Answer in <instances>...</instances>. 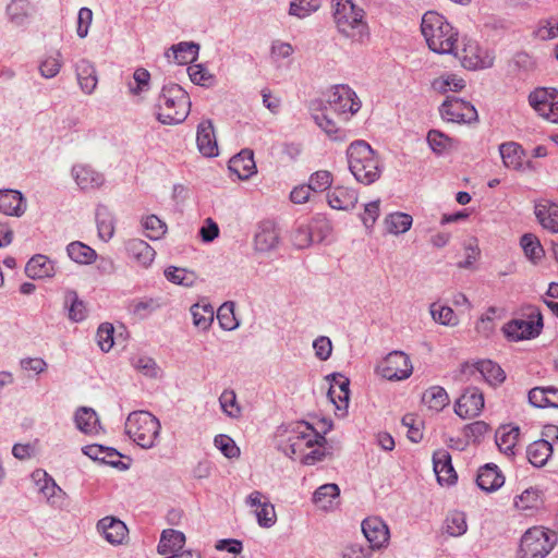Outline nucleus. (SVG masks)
<instances>
[{
    "instance_id": "obj_9",
    "label": "nucleus",
    "mask_w": 558,
    "mask_h": 558,
    "mask_svg": "<svg viewBox=\"0 0 558 558\" xmlns=\"http://www.w3.org/2000/svg\"><path fill=\"white\" fill-rule=\"evenodd\" d=\"M529 104L544 119L558 123V90L549 87L535 88L529 95Z\"/></svg>"
},
{
    "instance_id": "obj_8",
    "label": "nucleus",
    "mask_w": 558,
    "mask_h": 558,
    "mask_svg": "<svg viewBox=\"0 0 558 558\" xmlns=\"http://www.w3.org/2000/svg\"><path fill=\"white\" fill-rule=\"evenodd\" d=\"M413 365L408 354L392 351L377 366V373L388 380H403L412 375Z\"/></svg>"
},
{
    "instance_id": "obj_28",
    "label": "nucleus",
    "mask_w": 558,
    "mask_h": 558,
    "mask_svg": "<svg viewBox=\"0 0 558 558\" xmlns=\"http://www.w3.org/2000/svg\"><path fill=\"white\" fill-rule=\"evenodd\" d=\"M25 274L32 279L51 278L54 276V265L47 256L37 254L25 266Z\"/></svg>"
},
{
    "instance_id": "obj_49",
    "label": "nucleus",
    "mask_w": 558,
    "mask_h": 558,
    "mask_svg": "<svg viewBox=\"0 0 558 558\" xmlns=\"http://www.w3.org/2000/svg\"><path fill=\"white\" fill-rule=\"evenodd\" d=\"M131 365L141 374L149 378L158 376L159 367L155 360L147 355H134L130 359Z\"/></svg>"
},
{
    "instance_id": "obj_6",
    "label": "nucleus",
    "mask_w": 558,
    "mask_h": 558,
    "mask_svg": "<svg viewBox=\"0 0 558 558\" xmlns=\"http://www.w3.org/2000/svg\"><path fill=\"white\" fill-rule=\"evenodd\" d=\"M160 429L159 420L148 411H134L125 421L126 435L144 449L156 445Z\"/></svg>"
},
{
    "instance_id": "obj_10",
    "label": "nucleus",
    "mask_w": 558,
    "mask_h": 558,
    "mask_svg": "<svg viewBox=\"0 0 558 558\" xmlns=\"http://www.w3.org/2000/svg\"><path fill=\"white\" fill-rule=\"evenodd\" d=\"M327 102L329 109L339 116L354 114L361 108V101L355 92L348 85L333 86L328 94Z\"/></svg>"
},
{
    "instance_id": "obj_17",
    "label": "nucleus",
    "mask_w": 558,
    "mask_h": 558,
    "mask_svg": "<svg viewBox=\"0 0 558 558\" xmlns=\"http://www.w3.org/2000/svg\"><path fill=\"white\" fill-rule=\"evenodd\" d=\"M433 465L439 484L450 485L457 481V473L451 463V456L447 450L439 449L434 452Z\"/></svg>"
},
{
    "instance_id": "obj_23",
    "label": "nucleus",
    "mask_w": 558,
    "mask_h": 558,
    "mask_svg": "<svg viewBox=\"0 0 558 558\" xmlns=\"http://www.w3.org/2000/svg\"><path fill=\"white\" fill-rule=\"evenodd\" d=\"M229 170L238 175L241 180L250 179L256 172V165L253 151L243 149L229 160Z\"/></svg>"
},
{
    "instance_id": "obj_7",
    "label": "nucleus",
    "mask_w": 558,
    "mask_h": 558,
    "mask_svg": "<svg viewBox=\"0 0 558 558\" xmlns=\"http://www.w3.org/2000/svg\"><path fill=\"white\" fill-rule=\"evenodd\" d=\"M557 534L543 526L529 529L521 537L519 558H545L555 547Z\"/></svg>"
},
{
    "instance_id": "obj_27",
    "label": "nucleus",
    "mask_w": 558,
    "mask_h": 558,
    "mask_svg": "<svg viewBox=\"0 0 558 558\" xmlns=\"http://www.w3.org/2000/svg\"><path fill=\"white\" fill-rule=\"evenodd\" d=\"M128 255L141 266L148 267L156 255L155 250L144 240L131 239L125 244Z\"/></svg>"
},
{
    "instance_id": "obj_55",
    "label": "nucleus",
    "mask_w": 558,
    "mask_h": 558,
    "mask_svg": "<svg viewBox=\"0 0 558 558\" xmlns=\"http://www.w3.org/2000/svg\"><path fill=\"white\" fill-rule=\"evenodd\" d=\"M402 425L408 428L407 436L412 442H420L423 438V422L414 414H405L402 417Z\"/></svg>"
},
{
    "instance_id": "obj_35",
    "label": "nucleus",
    "mask_w": 558,
    "mask_h": 558,
    "mask_svg": "<svg viewBox=\"0 0 558 558\" xmlns=\"http://www.w3.org/2000/svg\"><path fill=\"white\" fill-rule=\"evenodd\" d=\"M66 254L74 263L80 265H90L98 257L94 248L81 241H73L68 244Z\"/></svg>"
},
{
    "instance_id": "obj_42",
    "label": "nucleus",
    "mask_w": 558,
    "mask_h": 558,
    "mask_svg": "<svg viewBox=\"0 0 558 558\" xmlns=\"http://www.w3.org/2000/svg\"><path fill=\"white\" fill-rule=\"evenodd\" d=\"M193 325L202 331H206L214 322V308L209 304H194L191 307Z\"/></svg>"
},
{
    "instance_id": "obj_46",
    "label": "nucleus",
    "mask_w": 558,
    "mask_h": 558,
    "mask_svg": "<svg viewBox=\"0 0 558 558\" xmlns=\"http://www.w3.org/2000/svg\"><path fill=\"white\" fill-rule=\"evenodd\" d=\"M499 153L506 167L517 169L521 166V147L514 142L504 143Z\"/></svg>"
},
{
    "instance_id": "obj_22",
    "label": "nucleus",
    "mask_w": 558,
    "mask_h": 558,
    "mask_svg": "<svg viewBox=\"0 0 558 558\" xmlns=\"http://www.w3.org/2000/svg\"><path fill=\"white\" fill-rule=\"evenodd\" d=\"M328 204L338 210H351L355 207L359 196L354 189L336 186L327 194Z\"/></svg>"
},
{
    "instance_id": "obj_52",
    "label": "nucleus",
    "mask_w": 558,
    "mask_h": 558,
    "mask_svg": "<svg viewBox=\"0 0 558 558\" xmlns=\"http://www.w3.org/2000/svg\"><path fill=\"white\" fill-rule=\"evenodd\" d=\"M219 403L223 413L229 417L236 418L241 415V408L233 390H225L219 397Z\"/></svg>"
},
{
    "instance_id": "obj_20",
    "label": "nucleus",
    "mask_w": 558,
    "mask_h": 558,
    "mask_svg": "<svg viewBox=\"0 0 558 558\" xmlns=\"http://www.w3.org/2000/svg\"><path fill=\"white\" fill-rule=\"evenodd\" d=\"M350 380L341 374L332 375L331 384L328 389V398L336 405L337 410L345 411L349 404Z\"/></svg>"
},
{
    "instance_id": "obj_11",
    "label": "nucleus",
    "mask_w": 558,
    "mask_h": 558,
    "mask_svg": "<svg viewBox=\"0 0 558 558\" xmlns=\"http://www.w3.org/2000/svg\"><path fill=\"white\" fill-rule=\"evenodd\" d=\"M444 120L458 123H471L477 120L475 107L458 97H447L439 108Z\"/></svg>"
},
{
    "instance_id": "obj_24",
    "label": "nucleus",
    "mask_w": 558,
    "mask_h": 558,
    "mask_svg": "<svg viewBox=\"0 0 558 558\" xmlns=\"http://www.w3.org/2000/svg\"><path fill=\"white\" fill-rule=\"evenodd\" d=\"M97 529L110 544H121L128 533L126 525L113 517H106L99 520Z\"/></svg>"
},
{
    "instance_id": "obj_61",
    "label": "nucleus",
    "mask_w": 558,
    "mask_h": 558,
    "mask_svg": "<svg viewBox=\"0 0 558 558\" xmlns=\"http://www.w3.org/2000/svg\"><path fill=\"white\" fill-rule=\"evenodd\" d=\"M450 142L451 140L447 135L437 130H430L427 134V143L430 149L438 155L449 148Z\"/></svg>"
},
{
    "instance_id": "obj_21",
    "label": "nucleus",
    "mask_w": 558,
    "mask_h": 558,
    "mask_svg": "<svg viewBox=\"0 0 558 558\" xmlns=\"http://www.w3.org/2000/svg\"><path fill=\"white\" fill-rule=\"evenodd\" d=\"M505 483V476L494 463H487L480 468L476 476L477 486L487 493L499 489Z\"/></svg>"
},
{
    "instance_id": "obj_64",
    "label": "nucleus",
    "mask_w": 558,
    "mask_h": 558,
    "mask_svg": "<svg viewBox=\"0 0 558 558\" xmlns=\"http://www.w3.org/2000/svg\"><path fill=\"white\" fill-rule=\"evenodd\" d=\"M536 36L542 40H549L558 37V19L550 17L541 23Z\"/></svg>"
},
{
    "instance_id": "obj_34",
    "label": "nucleus",
    "mask_w": 558,
    "mask_h": 558,
    "mask_svg": "<svg viewBox=\"0 0 558 558\" xmlns=\"http://www.w3.org/2000/svg\"><path fill=\"white\" fill-rule=\"evenodd\" d=\"M32 480L34 482L44 481L41 494L44 495L48 502L54 505L62 498V489L57 485L54 480L46 471L41 469L35 470L32 473Z\"/></svg>"
},
{
    "instance_id": "obj_51",
    "label": "nucleus",
    "mask_w": 558,
    "mask_h": 558,
    "mask_svg": "<svg viewBox=\"0 0 558 558\" xmlns=\"http://www.w3.org/2000/svg\"><path fill=\"white\" fill-rule=\"evenodd\" d=\"M150 73L144 69L138 68L133 73V82L128 83L129 92L132 95H141L149 89Z\"/></svg>"
},
{
    "instance_id": "obj_56",
    "label": "nucleus",
    "mask_w": 558,
    "mask_h": 558,
    "mask_svg": "<svg viewBox=\"0 0 558 558\" xmlns=\"http://www.w3.org/2000/svg\"><path fill=\"white\" fill-rule=\"evenodd\" d=\"M332 174L327 170H318L311 174L308 185L313 192H324L332 184Z\"/></svg>"
},
{
    "instance_id": "obj_16",
    "label": "nucleus",
    "mask_w": 558,
    "mask_h": 558,
    "mask_svg": "<svg viewBox=\"0 0 558 558\" xmlns=\"http://www.w3.org/2000/svg\"><path fill=\"white\" fill-rule=\"evenodd\" d=\"M71 174L77 186L83 191L99 189L105 183L104 174L89 165H74Z\"/></svg>"
},
{
    "instance_id": "obj_60",
    "label": "nucleus",
    "mask_w": 558,
    "mask_h": 558,
    "mask_svg": "<svg viewBox=\"0 0 558 558\" xmlns=\"http://www.w3.org/2000/svg\"><path fill=\"white\" fill-rule=\"evenodd\" d=\"M113 332L114 328L110 323H104L97 330V343L101 351L109 352L113 347Z\"/></svg>"
},
{
    "instance_id": "obj_45",
    "label": "nucleus",
    "mask_w": 558,
    "mask_h": 558,
    "mask_svg": "<svg viewBox=\"0 0 558 558\" xmlns=\"http://www.w3.org/2000/svg\"><path fill=\"white\" fill-rule=\"evenodd\" d=\"M468 530L465 514L461 511L450 512L445 520V531L450 536H461Z\"/></svg>"
},
{
    "instance_id": "obj_19",
    "label": "nucleus",
    "mask_w": 558,
    "mask_h": 558,
    "mask_svg": "<svg viewBox=\"0 0 558 558\" xmlns=\"http://www.w3.org/2000/svg\"><path fill=\"white\" fill-rule=\"evenodd\" d=\"M534 214L544 229L558 233V205L556 203L548 199L535 202Z\"/></svg>"
},
{
    "instance_id": "obj_32",
    "label": "nucleus",
    "mask_w": 558,
    "mask_h": 558,
    "mask_svg": "<svg viewBox=\"0 0 558 558\" xmlns=\"http://www.w3.org/2000/svg\"><path fill=\"white\" fill-rule=\"evenodd\" d=\"M457 57L461 59L462 65L470 70L485 69L493 64L492 60L482 57V50L475 43L465 45L462 54Z\"/></svg>"
},
{
    "instance_id": "obj_63",
    "label": "nucleus",
    "mask_w": 558,
    "mask_h": 558,
    "mask_svg": "<svg viewBox=\"0 0 558 558\" xmlns=\"http://www.w3.org/2000/svg\"><path fill=\"white\" fill-rule=\"evenodd\" d=\"M215 446L227 457L235 458L240 454V449L236 447L233 439L227 435H217L215 437Z\"/></svg>"
},
{
    "instance_id": "obj_59",
    "label": "nucleus",
    "mask_w": 558,
    "mask_h": 558,
    "mask_svg": "<svg viewBox=\"0 0 558 558\" xmlns=\"http://www.w3.org/2000/svg\"><path fill=\"white\" fill-rule=\"evenodd\" d=\"M256 518L260 526L271 527L277 521L274 505L270 501L265 500L264 504L256 509Z\"/></svg>"
},
{
    "instance_id": "obj_3",
    "label": "nucleus",
    "mask_w": 558,
    "mask_h": 558,
    "mask_svg": "<svg viewBox=\"0 0 558 558\" xmlns=\"http://www.w3.org/2000/svg\"><path fill=\"white\" fill-rule=\"evenodd\" d=\"M157 120L162 124L182 123L191 110L189 94L178 84L163 85L157 99Z\"/></svg>"
},
{
    "instance_id": "obj_1",
    "label": "nucleus",
    "mask_w": 558,
    "mask_h": 558,
    "mask_svg": "<svg viewBox=\"0 0 558 558\" xmlns=\"http://www.w3.org/2000/svg\"><path fill=\"white\" fill-rule=\"evenodd\" d=\"M332 8L337 31L353 45H367L371 32L364 20V10L352 0H332Z\"/></svg>"
},
{
    "instance_id": "obj_37",
    "label": "nucleus",
    "mask_w": 558,
    "mask_h": 558,
    "mask_svg": "<svg viewBox=\"0 0 558 558\" xmlns=\"http://www.w3.org/2000/svg\"><path fill=\"white\" fill-rule=\"evenodd\" d=\"M519 435V427H501L496 433V445L501 452L508 457H512L515 454L514 447Z\"/></svg>"
},
{
    "instance_id": "obj_62",
    "label": "nucleus",
    "mask_w": 558,
    "mask_h": 558,
    "mask_svg": "<svg viewBox=\"0 0 558 558\" xmlns=\"http://www.w3.org/2000/svg\"><path fill=\"white\" fill-rule=\"evenodd\" d=\"M143 227L150 232L147 234L150 240L160 239L167 230L166 223L155 215L147 216L143 222Z\"/></svg>"
},
{
    "instance_id": "obj_13",
    "label": "nucleus",
    "mask_w": 558,
    "mask_h": 558,
    "mask_svg": "<svg viewBox=\"0 0 558 558\" xmlns=\"http://www.w3.org/2000/svg\"><path fill=\"white\" fill-rule=\"evenodd\" d=\"M543 322L541 315L535 320L513 319L502 327L505 336L511 341L532 339L541 333Z\"/></svg>"
},
{
    "instance_id": "obj_26",
    "label": "nucleus",
    "mask_w": 558,
    "mask_h": 558,
    "mask_svg": "<svg viewBox=\"0 0 558 558\" xmlns=\"http://www.w3.org/2000/svg\"><path fill=\"white\" fill-rule=\"evenodd\" d=\"M76 78L82 92L92 95L98 84L97 72L93 63L82 59L75 65Z\"/></svg>"
},
{
    "instance_id": "obj_58",
    "label": "nucleus",
    "mask_w": 558,
    "mask_h": 558,
    "mask_svg": "<svg viewBox=\"0 0 558 558\" xmlns=\"http://www.w3.org/2000/svg\"><path fill=\"white\" fill-rule=\"evenodd\" d=\"M157 307L158 304L153 299H138L133 300L129 308L134 316L143 319L151 314Z\"/></svg>"
},
{
    "instance_id": "obj_15",
    "label": "nucleus",
    "mask_w": 558,
    "mask_h": 558,
    "mask_svg": "<svg viewBox=\"0 0 558 558\" xmlns=\"http://www.w3.org/2000/svg\"><path fill=\"white\" fill-rule=\"evenodd\" d=\"M362 532L369 543V546L374 549H380L388 544V526L381 519L377 517L366 518L362 522Z\"/></svg>"
},
{
    "instance_id": "obj_30",
    "label": "nucleus",
    "mask_w": 558,
    "mask_h": 558,
    "mask_svg": "<svg viewBox=\"0 0 558 558\" xmlns=\"http://www.w3.org/2000/svg\"><path fill=\"white\" fill-rule=\"evenodd\" d=\"M74 421L76 427L84 434L97 435L101 429L98 415L92 408H80L74 415Z\"/></svg>"
},
{
    "instance_id": "obj_12",
    "label": "nucleus",
    "mask_w": 558,
    "mask_h": 558,
    "mask_svg": "<svg viewBox=\"0 0 558 558\" xmlns=\"http://www.w3.org/2000/svg\"><path fill=\"white\" fill-rule=\"evenodd\" d=\"M484 396L476 387H469L456 402L454 412L461 418H472L482 412Z\"/></svg>"
},
{
    "instance_id": "obj_41",
    "label": "nucleus",
    "mask_w": 558,
    "mask_h": 558,
    "mask_svg": "<svg viewBox=\"0 0 558 558\" xmlns=\"http://www.w3.org/2000/svg\"><path fill=\"white\" fill-rule=\"evenodd\" d=\"M423 402L432 410L441 411L449 403L447 391L440 386L428 388L422 397Z\"/></svg>"
},
{
    "instance_id": "obj_54",
    "label": "nucleus",
    "mask_w": 558,
    "mask_h": 558,
    "mask_svg": "<svg viewBox=\"0 0 558 558\" xmlns=\"http://www.w3.org/2000/svg\"><path fill=\"white\" fill-rule=\"evenodd\" d=\"M430 314L434 320L441 325L456 326L458 324L457 316L449 306H442L434 303L430 305Z\"/></svg>"
},
{
    "instance_id": "obj_18",
    "label": "nucleus",
    "mask_w": 558,
    "mask_h": 558,
    "mask_svg": "<svg viewBox=\"0 0 558 558\" xmlns=\"http://www.w3.org/2000/svg\"><path fill=\"white\" fill-rule=\"evenodd\" d=\"M196 143L199 153L205 157L218 156V145L210 120L202 121L197 126Z\"/></svg>"
},
{
    "instance_id": "obj_57",
    "label": "nucleus",
    "mask_w": 558,
    "mask_h": 558,
    "mask_svg": "<svg viewBox=\"0 0 558 558\" xmlns=\"http://www.w3.org/2000/svg\"><path fill=\"white\" fill-rule=\"evenodd\" d=\"M217 319L219 325L225 330H233L238 327V322L233 313V304L225 303L217 312Z\"/></svg>"
},
{
    "instance_id": "obj_25",
    "label": "nucleus",
    "mask_w": 558,
    "mask_h": 558,
    "mask_svg": "<svg viewBox=\"0 0 558 558\" xmlns=\"http://www.w3.org/2000/svg\"><path fill=\"white\" fill-rule=\"evenodd\" d=\"M25 210L26 202L21 192L15 190L0 191V213L20 217Z\"/></svg>"
},
{
    "instance_id": "obj_48",
    "label": "nucleus",
    "mask_w": 558,
    "mask_h": 558,
    "mask_svg": "<svg viewBox=\"0 0 558 558\" xmlns=\"http://www.w3.org/2000/svg\"><path fill=\"white\" fill-rule=\"evenodd\" d=\"M166 278L175 284H181L184 287H192L196 282V275L193 271L186 270L184 268H178L174 266H170L165 270Z\"/></svg>"
},
{
    "instance_id": "obj_47",
    "label": "nucleus",
    "mask_w": 558,
    "mask_h": 558,
    "mask_svg": "<svg viewBox=\"0 0 558 558\" xmlns=\"http://www.w3.org/2000/svg\"><path fill=\"white\" fill-rule=\"evenodd\" d=\"M520 244L522 246V250L525 254V256L532 260L533 263H536L544 255L543 246L541 245L538 239L533 235L532 233H526L522 235L520 240Z\"/></svg>"
},
{
    "instance_id": "obj_33",
    "label": "nucleus",
    "mask_w": 558,
    "mask_h": 558,
    "mask_svg": "<svg viewBox=\"0 0 558 558\" xmlns=\"http://www.w3.org/2000/svg\"><path fill=\"white\" fill-rule=\"evenodd\" d=\"M199 45L195 43L181 41L172 45L166 52V57L173 60L179 64H186L197 59Z\"/></svg>"
},
{
    "instance_id": "obj_53",
    "label": "nucleus",
    "mask_w": 558,
    "mask_h": 558,
    "mask_svg": "<svg viewBox=\"0 0 558 558\" xmlns=\"http://www.w3.org/2000/svg\"><path fill=\"white\" fill-rule=\"evenodd\" d=\"M432 86L435 90L445 94L449 90L459 92L463 89L465 87V83L462 78H459L456 75H448L446 77L434 80Z\"/></svg>"
},
{
    "instance_id": "obj_40",
    "label": "nucleus",
    "mask_w": 558,
    "mask_h": 558,
    "mask_svg": "<svg viewBox=\"0 0 558 558\" xmlns=\"http://www.w3.org/2000/svg\"><path fill=\"white\" fill-rule=\"evenodd\" d=\"M5 14L12 24L22 26L29 17V2L12 0L5 8Z\"/></svg>"
},
{
    "instance_id": "obj_38",
    "label": "nucleus",
    "mask_w": 558,
    "mask_h": 558,
    "mask_svg": "<svg viewBox=\"0 0 558 558\" xmlns=\"http://www.w3.org/2000/svg\"><path fill=\"white\" fill-rule=\"evenodd\" d=\"M340 495V488L337 484L329 483L319 486L314 495L313 502L323 510L332 508L335 500Z\"/></svg>"
},
{
    "instance_id": "obj_44",
    "label": "nucleus",
    "mask_w": 558,
    "mask_h": 558,
    "mask_svg": "<svg viewBox=\"0 0 558 558\" xmlns=\"http://www.w3.org/2000/svg\"><path fill=\"white\" fill-rule=\"evenodd\" d=\"M412 221V217L408 214L393 213L386 217L385 226L389 233L401 234L411 228Z\"/></svg>"
},
{
    "instance_id": "obj_43",
    "label": "nucleus",
    "mask_w": 558,
    "mask_h": 558,
    "mask_svg": "<svg viewBox=\"0 0 558 558\" xmlns=\"http://www.w3.org/2000/svg\"><path fill=\"white\" fill-rule=\"evenodd\" d=\"M476 369L483 378L490 385L500 384L505 380L506 375L502 368L490 360H483L476 363Z\"/></svg>"
},
{
    "instance_id": "obj_14",
    "label": "nucleus",
    "mask_w": 558,
    "mask_h": 558,
    "mask_svg": "<svg viewBox=\"0 0 558 558\" xmlns=\"http://www.w3.org/2000/svg\"><path fill=\"white\" fill-rule=\"evenodd\" d=\"M280 243V232L272 220H264L258 223L254 235V248L259 253L275 251Z\"/></svg>"
},
{
    "instance_id": "obj_31",
    "label": "nucleus",
    "mask_w": 558,
    "mask_h": 558,
    "mask_svg": "<svg viewBox=\"0 0 558 558\" xmlns=\"http://www.w3.org/2000/svg\"><path fill=\"white\" fill-rule=\"evenodd\" d=\"M553 445L546 439H538L526 448V457L530 463L536 468L544 466L553 454Z\"/></svg>"
},
{
    "instance_id": "obj_5",
    "label": "nucleus",
    "mask_w": 558,
    "mask_h": 558,
    "mask_svg": "<svg viewBox=\"0 0 558 558\" xmlns=\"http://www.w3.org/2000/svg\"><path fill=\"white\" fill-rule=\"evenodd\" d=\"M279 435L286 436V444H281L280 449L291 459H299L306 449L319 444V440H325V437L305 421L280 426Z\"/></svg>"
},
{
    "instance_id": "obj_2",
    "label": "nucleus",
    "mask_w": 558,
    "mask_h": 558,
    "mask_svg": "<svg viewBox=\"0 0 558 558\" xmlns=\"http://www.w3.org/2000/svg\"><path fill=\"white\" fill-rule=\"evenodd\" d=\"M421 31L430 50L458 56V33L444 15L433 11L426 12L422 17Z\"/></svg>"
},
{
    "instance_id": "obj_29",
    "label": "nucleus",
    "mask_w": 558,
    "mask_h": 558,
    "mask_svg": "<svg viewBox=\"0 0 558 558\" xmlns=\"http://www.w3.org/2000/svg\"><path fill=\"white\" fill-rule=\"evenodd\" d=\"M185 544V535L177 530H163L159 539L157 550L160 555H173L179 553Z\"/></svg>"
},
{
    "instance_id": "obj_39",
    "label": "nucleus",
    "mask_w": 558,
    "mask_h": 558,
    "mask_svg": "<svg viewBox=\"0 0 558 558\" xmlns=\"http://www.w3.org/2000/svg\"><path fill=\"white\" fill-rule=\"evenodd\" d=\"M64 304L69 310V319L75 323L84 320L87 316L85 303L78 298L77 292L69 290L64 296Z\"/></svg>"
},
{
    "instance_id": "obj_4",
    "label": "nucleus",
    "mask_w": 558,
    "mask_h": 558,
    "mask_svg": "<svg viewBox=\"0 0 558 558\" xmlns=\"http://www.w3.org/2000/svg\"><path fill=\"white\" fill-rule=\"evenodd\" d=\"M349 169L357 182L369 185L381 174L379 157L365 141H355L347 149Z\"/></svg>"
},
{
    "instance_id": "obj_50",
    "label": "nucleus",
    "mask_w": 558,
    "mask_h": 558,
    "mask_svg": "<svg viewBox=\"0 0 558 558\" xmlns=\"http://www.w3.org/2000/svg\"><path fill=\"white\" fill-rule=\"evenodd\" d=\"M320 5V0H293L290 2L289 14L299 19H305L316 12Z\"/></svg>"
},
{
    "instance_id": "obj_36",
    "label": "nucleus",
    "mask_w": 558,
    "mask_h": 558,
    "mask_svg": "<svg viewBox=\"0 0 558 558\" xmlns=\"http://www.w3.org/2000/svg\"><path fill=\"white\" fill-rule=\"evenodd\" d=\"M96 223L99 238L106 242L109 241L114 234V217L107 206H97Z\"/></svg>"
}]
</instances>
